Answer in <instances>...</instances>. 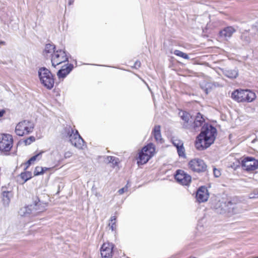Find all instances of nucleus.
Instances as JSON below:
<instances>
[{
    "mask_svg": "<svg viewBox=\"0 0 258 258\" xmlns=\"http://www.w3.org/2000/svg\"><path fill=\"white\" fill-rule=\"evenodd\" d=\"M205 121L203 115L200 112L197 113L194 122H192V120L190 121V125L191 128L189 130L194 131H199L200 128L203 126L202 125L205 123Z\"/></svg>",
    "mask_w": 258,
    "mask_h": 258,
    "instance_id": "nucleus-12",
    "label": "nucleus"
},
{
    "mask_svg": "<svg viewBox=\"0 0 258 258\" xmlns=\"http://www.w3.org/2000/svg\"><path fill=\"white\" fill-rule=\"evenodd\" d=\"M235 32V29L233 27L228 26L221 30L219 32V34L220 37L227 39L231 37Z\"/></svg>",
    "mask_w": 258,
    "mask_h": 258,
    "instance_id": "nucleus-17",
    "label": "nucleus"
},
{
    "mask_svg": "<svg viewBox=\"0 0 258 258\" xmlns=\"http://www.w3.org/2000/svg\"><path fill=\"white\" fill-rule=\"evenodd\" d=\"M179 115L183 121L182 123L183 127L185 129H190L191 126L190 123L191 117L190 114L186 111H181L179 112Z\"/></svg>",
    "mask_w": 258,
    "mask_h": 258,
    "instance_id": "nucleus-14",
    "label": "nucleus"
},
{
    "mask_svg": "<svg viewBox=\"0 0 258 258\" xmlns=\"http://www.w3.org/2000/svg\"><path fill=\"white\" fill-rule=\"evenodd\" d=\"M74 66L72 63L68 64L67 66H62V68L60 69L57 73V75L59 79L64 78L66 76L70 74L73 70Z\"/></svg>",
    "mask_w": 258,
    "mask_h": 258,
    "instance_id": "nucleus-15",
    "label": "nucleus"
},
{
    "mask_svg": "<svg viewBox=\"0 0 258 258\" xmlns=\"http://www.w3.org/2000/svg\"><path fill=\"white\" fill-rule=\"evenodd\" d=\"M217 135L216 128L209 124H204L195 141V147L199 151L204 150L214 143Z\"/></svg>",
    "mask_w": 258,
    "mask_h": 258,
    "instance_id": "nucleus-1",
    "label": "nucleus"
},
{
    "mask_svg": "<svg viewBox=\"0 0 258 258\" xmlns=\"http://www.w3.org/2000/svg\"><path fill=\"white\" fill-rule=\"evenodd\" d=\"M197 200L199 203L205 202L208 200L209 193L206 187L202 186L199 188L196 194Z\"/></svg>",
    "mask_w": 258,
    "mask_h": 258,
    "instance_id": "nucleus-13",
    "label": "nucleus"
},
{
    "mask_svg": "<svg viewBox=\"0 0 258 258\" xmlns=\"http://www.w3.org/2000/svg\"><path fill=\"white\" fill-rule=\"evenodd\" d=\"M175 179L180 184L184 185H188L191 182V176L183 170H177L175 175Z\"/></svg>",
    "mask_w": 258,
    "mask_h": 258,
    "instance_id": "nucleus-10",
    "label": "nucleus"
},
{
    "mask_svg": "<svg viewBox=\"0 0 258 258\" xmlns=\"http://www.w3.org/2000/svg\"><path fill=\"white\" fill-rule=\"evenodd\" d=\"M33 162L32 161H30V159H29L26 163L27 165L26 167L27 168L28 166H29Z\"/></svg>",
    "mask_w": 258,
    "mask_h": 258,
    "instance_id": "nucleus-45",
    "label": "nucleus"
},
{
    "mask_svg": "<svg viewBox=\"0 0 258 258\" xmlns=\"http://www.w3.org/2000/svg\"><path fill=\"white\" fill-rule=\"evenodd\" d=\"M43 153V152L42 151V152H40L37 153L35 155L32 156V157H31L30 158V161H32L34 162L37 159L39 160L41 158V155Z\"/></svg>",
    "mask_w": 258,
    "mask_h": 258,
    "instance_id": "nucleus-37",
    "label": "nucleus"
},
{
    "mask_svg": "<svg viewBox=\"0 0 258 258\" xmlns=\"http://www.w3.org/2000/svg\"><path fill=\"white\" fill-rule=\"evenodd\" d=\"M213 86L214 85L213 83L206 81H203L200 83V87L201 89L206 94H208L211 91Z\"/></svg>",
    "mask_w": 258,
    "mask_h": 258,
    "instance_id": "nucleus-21",
    "label": "nucleus"
},
{
    "mask_svg": "<svg viewBox=\"0 0 258 258\" xmlns=\"http://www.w3.org/2000/svg\"><path fill=\"white\" fill-rule=\"evenodd\" d=\"M55 46L54 45L51 44H47L45 46L44 52L45 53H50L51 52L54 53L55 51Z\"/></svg>",
    "mask_w": 258,
    "mask_h": 258,
    "instance_id": "nucleus-31",
    "label": "nucleus"
},
{
    "mask_svg": "<svg viewBox=\"0 0 258 258\" xmlns=\"http://www.w3.org/2000/svg\"><path fill=\"white\" fill-rule=\"evenodd\" d=\"M142 150L145 155L147 154L148 156H150V158H151L154 154L155 147L153 143H150L143 147Z\"/></svg>",
    "mask_w": 258,
    "mask_h": 258,
    "instance_id": "nucleus-18",
    "label": "nucleus"
},
{
    "mask_svg": "<svg viewBox=\"0 0 258 258\" xmlns=\"http://www.w3.org/2000/svg\"><path fill=\"white\" fill-rule=\"evenodd\" d=\"M128 184V182L127 183L126 185L124 187H123L118 190V192L119 195H122L124 192H125V191H126L127 190Z\"/></svg>",
    "mask_w": 258,
    "mask_h": 258,
    "instance_id": "nucleus-40",
    "label": "nucleus"
},
{
    "mask_svg": "<svg viewBox=\"0 0 258 258\" xmlns=\"http://www.w3.org/2000/svg\"><path fill=\"white\" fill-rule=\"evenodd\" d=\"M152 134L153 135L154 139L157 142L162 143V136L161 134V126L156 125L154 126Z\"/></svg>",
    "mask_w": 258,
    "mask_h": 258,
    "instance_id": "nucleus-20",
    "label": "nucleus"
},
{
    "mask_svg": "<svg viewBox=\"0 0 258 258\" xmlns=\"http://www.w3.org/2000/svg\"><path fill=\"white\" fill-rule=\"evenodd\" d=\"M34 125L32 122L28 120H24L19 122L16 126L15 133L19 136H24L32 133Z\"/></svg>",
    "mask_w": 258,
    "mask_h": 258,
    "instance_id": "nucleus-4",
    "label": "nucleus"
},
{
    "mask_svg": "<svg viewBox=\"0 0 258 258\" xmlns=\"http://www.w3.org/2000/svg\"><path fill=\"white\" fill-rule=\"evenodd\" d=\"M222 72L225 76L231 79H235L238 76V71L237 69H224Z\"/></svg>",
    "mask_w": 258,
    "mask_h": 258,
    "instance_id": "nucleus-19",
    "label": "nucleus"
},
{
    "mask_svg": "<svg viewBox=\"0 0 258 258\" xmlns=\"http://www.w3.org/2000/svg\"><path fill=\"white\" fill-rule=\"evenodd\" d=\"M174 54L177 56L181 57L184 59H188L189 58L188 55L179 50H175L174 51Z\"/></svg>",
    "mask_w": 258,
    "mask_h": 258,
    "instance_id": "nucleus-35",
    "label": "nucleus"
},
{
    "mask_svg": "<svg viewBox=\"0 0 258 258\" xmlns=\"http://www.w3.org/2000/svg\"><path fill=\"white\" fill-rule=\"evenodd\" d=\"M176 150L177 154L180 157H182L183 158H186L185 150L183 145Z\"/></svg>",
    "mask_w": 258,
    "mask_h": 258,
    "instance_id": "nucleus-34",
    "label": "nucleus"
},
{
    "mask_svg": "<svg viewBox=\"0 0 258 258\" xmlns=\"http://www.w3.org/2000/svg\"><path fill=\"white\" fill-rule=\"evenodd\" d=\"M213 174L215 177H218L221 175L220 170L215 167L213 168Z\"/></svg>",
    "mask_w": 258,
    "mask_h": 258,
    "instance_id": "nucleus-41",
    "label": "nucleus"
},
{
    "mask_svg": "<svg viewBox=\"0 0 258 258\" xmlns=\"http://www.w3.org/2000/svg\"><path fill=\"white\" fill-rule=\"evenodd\" d=\"M69 57L65 50L59 49L54 51L51 54V61L52 66L55 67L62 62L68 61Z\"/></svg>",
    "mask_w": 258,
    "mask_h": 258,
    "instance_id": "nucleus-6",
    "label": "nucleus"
},
{
    "mask_svg": "<svg viewBox=\"0 0 258 258\" xmlns=\"http://www.w3.org/2000/svg\"><path fill=\"white\" fill-rule=\"evenodd\" d=\"M30 205L34 214L45 211L47 206L46 203L41 201L37 197L33 198L32 203Z\"/></svg>",
    "mask_w": 258,
    "mask_h": 258,
    "instance_id": "nucleus-9",
    "label": "nucleus"
},
{
    "mask_svg": "<svg viewBox=\"0 0 258 258\" xmlns=\"http://www.w3.org/2000/svg\"><path fill=\"white\" fill-rule=\"evenodd\" d=\"M241 40L243 45H247L250 42V38L247 33H243L241 36Z\"/></svg>",
    "mask_w": 258,
    "mask_h": 258,
    "instance_id": "nucleus-28",
    "label": "nucleus"
},
{
    "mask_svg": "<svg viewBox=\"0 0 258 258\" xmlns=\"http://www.w3.org/2000/svg\"><path fill=\"white\" fill-rule=\"evenodd\" d=\"M74 2V0H69L68 1V5L69 6H71L73 4Z\"/></svg>",
    "mask_w": 258,
    "mask_h": 258,
    "instance_id": "nucleus-46",
    "label": "nucleus"
},
{
    "mask_svg": "<svg viewBox=\"0 0 258 258\" xmlns=\"http://www.w3.org/2000/svg\"><path fill=\"white\" fill-rule=\"evenodd\" d=\"M172 143L173 146L176 147V149L183 145V141L177 139H172Z\"/></svg>",
    "mask_w": 258,
    "mask_h": 258,
    "instance_id": "nucleus-33",
    "label": "nucleus"
},
{
    "mask_svg": "<svg viewBox=\"0 0 258 258\" xmlns=\"http://www.w3.org/2000/svg\"><path fill=\"white\" fill-rule=\"evenodd\" d=\"M64 132L67 136L70 138L71 144L78 149H82L85 145V141L79 135L77 130L75 133L71 126H66L64 128Z\"/></svg>",
    "mask_w": 258,
    "mask_h": 258,
    "instance_id": "nucleus-3",
    "label": "nucleus"
},
{
    "mask_svg": "<svg viewBox=\"0 0 258 258\" xmlns=\"http://www.w3.org/2000/svg\"><path fill=\"white\" fill-rule=\"evenodd\" d=\"M12 193L11 191H3L2 193L3 204L5 206L9 205L11 198L12 197Z\"/></svg>",
    "mask_w": 258,
    "mask_h": 258,
    "instance_id": "nucleus-22",
    "label": "nucleus"
},
{
    "mask_svg": "<svg viewBox=\"0 0 258 258\" xmlns=\"http://www.w3.org/2000/svg\"><path fill=\"white\" fill-rule=\"evenodd\" d=\"M241 165L244 170L254 171L258 168V160L252 157H246L241 161Z\"/></svg>",
    "mask_w": 258,
    "mask_h": 258,
    "instance_id": "nucleus-8",
    "label": "nucleus"
},
{
    "mask_svg": "<svg viewBox=\"0 0 258 258\" xmlns=\"http://www.w3.org/2000/svg\"><path fill=\"white\" fill-rule=\"evenodd\" d=\"M144 153V152L141 150L139 153L138 164H144L150 159L151 158H150V156H148L147 154L145 155Z\"/></svg>",
    "mask_w": 258,
    "mask_h": 258,
    "instance_id": "nucleus-23",
    "label": "nucleus"
},
{
    "mask_svg": "<svg viewBox=\"0 0 258 258\" xmlns=\"http://www.w3.org/2000/svg\"><path fill=\"white\" fill-rule=\"evenodd\" d=\"M5 44H6V42L5 41H0V45L1 44L5 45Z\"/></svg>",
    "mask_w": 258,
    "mask_h": 258,
    "instance_id": "nucleus-47",
    "label": "nucleus"
},
{
    "mask_svg": "<svg viewBox=\"0 0 258 258\" xmlns=\"http://www.w3.org/2000/svg\"><path fill=\"white\" fill-rule=\"evenodd\" d=\"M255 94L254 92L249 90H246L244 102H251L255 99Z\"/></svg>",
    "mask_w": 258,
    "mask_h": 258,
    "instance_id": "nucleus-25",
    "label": "nucleus"
},
{
    "mask_svg": "<svg viewBox=\"0 0 258 258\" xmlns=\"http://www.w3.org/2000/svg\"><path fill=\"white\" fill-rule=\"evenodd\" d=\"M246 90H236L232 92L231 97L238 102H244Z\"/></svg>",
    "mask_w": 258,
    "mask_h": 258,
    "instance_id": "nucleus-16",
    "label": "nucleus"
},
{
    "mask_svg": "<svg viewBox=\"0 0 258 258\" xmlns=\"http://www.w3.org/2000/svg\"><path fill=\"white\" fill-rule=\"evenodd\" d=\"M19 213L22 216H26L27 215L33 213L31 205H30L21 208Z\"/></svg>",
    "mask_w": 258,
    "mask_h": 258,
    "instance_id": "nucleus-24",
    "label": "nucleus"
},
{
    "mask_svg": "<svg viewBox=\"0 0 258 258\" xmlns=\"http://www.w3.org/2000/svg\"><path fill=\"white\" fill-rule=\"evenodd\" d=\"M188 166L190 170L195 172L204 173L207 171V165L201 159L195 158L188 162Z\"/></svg>",
    "mask_w": 258,
    "mask_h": 258,
    "instance_id": "nucleus-5",
    "label": "nucleus"
},
{
    "mask_svg": "<svg viewBox=\"0 0 258 258\" xmlns=\"http://www.w3.org/2000/svg\"><path fill=\"white\" fill-rule=\"evenodd\" d=\"M118 158L114 156H107L106 158V161L108 163H111L114 166L117 165L118 163Z\"/></svg>",
    "mask_w": 258,
    "mask_h": 258,
    "instance_id": "nucleus-29",
    "label": "nucleus"
},
{
    "mask_svg": "<svg viewBox=\"0 0 258 258\" xmlns=\"http://www.w3.org/2000/svg\"><path fill=\"white\" fill-rule=\"evenodd\" d=\"M35 137L33 136H31L25 140L24 142L25 143L26 145H30L31 143L35 141Z\"/></svg>",
    "mask_w": 258,
    "mask_h": 258,
    "instance_id": "nucleus-39",
    "label": "nucleus"
},
{
    "mask_svg": "<svg viewBox=\"0 0 258 258\" xmlns=\"http://www.w3.org/2000/svg\"><path fill=\"white\" fill-rule=\"evenodd\" d=\"M116 217L115 216H111L110 219V222L109 223V226L112 231H115L116 229Z\"/></svg>",
    "mask_w": 258,
    "mask_h": 258,
    "instance_id": "nucleus-30",
    "label": "nucleus"
},
{
    "mask_svg": "<svg viewBox=\"0 0 258 258\" xmlns=\"http://www.w3.org/2000/svg\"><path fill=\"white\" fill-rule=\"evenodd\" d=\"M13 138L12 135L7 134H0V151L9 152L13 147Z\"/></svg>",
    "mask_w": 258,
    "mask_h": 258,
    "instance_id": "nucleus-7",
    "label": "nucleus"
},
{
    "mask_svg": "<svg viewBox=\"0 0 258 258\" xmlns=\"http://www.w3.org/2000/svg\"><path fill=\"white\" fill-rule=\"evenodd\" d=\"M250 199H258V189H255L252 192L249 194Z\"/></svg>",
    "mask_w": 258,
    "mask_h": 258,
    "instance_id": "nucleus-38",
    "label": "nucleus"
},
{
    "mask_svg": "<svg viewBox=\"0 0 258 258\" xmlns=\"http://www.w3.org/2000/svg\"><path fill=\"white\" fill-rule=\"evenodd\" d=\"M43 168H44V173L45 172V171H46L49 169V168H46V167H43Z\"/></svg>",
    "mask_w": 258,
    "mask_h": 258,
    "instance_id": "nucleus-48",
    "label": "nucleus"
},
{
    "mask_svg": "<svg viewBox=\"0 0 258 258\" xmlns=\"http://www.w3.org/2000/svg\"><path fill=\"white\" fill-rule=\"evenodd\" d=\"M5 113L6 110L5 109L0 110V117H3Z\"/></svg>",
    "mask_w": 258,
    "mask_h": 258,
    "instance_id": "nucleus-44",
    "label": "nucleus"
},
{
    "mask_svg": "<svg viewBox=\"0 0 258 258\" xmlns=\"http://www.w3.org/2000/svg\"><path fill=\"white\" fill-rule=\"evenodd\" d=\"M141 66V62L139 61H136L134 64V67L136 69L140 68Z\"/></svg>",
    "mask_w": 258,
    "mask_h": 258,
    "instance_id": "nucleus-43",
    "label": "nucleus"
},
{
    "mask_svg": "<svg viewBox=\"0 0 258 258\" xmlns=\"http://www.w3.org/2000/svg\"><path fill=\"white\" fill-rule=\"evenodd\" d=\"M72 155V153L71 152H67L64 153V156L65 158H68L71 157Z\"/></svg>",
    "mask_w": 258,
    "mask_h": 258,
    "instance_id": "nucleus-42",
    "label": "nucleus"
},
{
    "mask_svg": "<svg viewBox=\"0 0 258 258\" xmlns=\"http://www.w3.org/2000/svg\"><path fill=\"white\" fill-rule=\"evenodd\" d=\"M21 177L26 182L32 177V173L29 171L23 172L21 174Z\"/></svg>",
    "mask_w": 258,
    "mask_h": 258,
    "instance_id": "nucleus-32",
    "label": "nucleus"
},
{
    "mask_svg": "<svg viewBox=\"0 0 258 258\" xmlns=\"http://www.w3.org/2000/svg\"><path fill=\"white\" fill-rule=\"evenodd\" d=\"M227 200L225 201H219L218 204V208L220 209V213H225L227 212Z\"/></svg>",
    "mask_w": 258,
    "mask_h": 258,
    "instance_id": "nucleus-26",
    "label": "nucleus"
},
{
    "mask_svg": "<svg viewBox=\"0 0 258 258\" xmlns=\"http://www.w3.org/2000/svg\"><path fill=\"white\" fill-rule=\"evenodd\" d=\"M114 244L110 242L104 243L101 247L100 252L102 258H112Z\"/></svg>",
    "mask_w": 258,
    "mask_h": 258,
    "instance_id": "nucleus-11",
    "label": "nucleus"
},
{
    "mask_svg": "<svg viewBox=\"0 0 258 258\" xmlns=\"http://www.w3.org/2000/svg\"><path fill=\"white\" fill-rule=\"evenodd\" d=\"M38 74L41 84L47 89H51L54 86V79L50 71L45 67H41Z\"/></svg>",
    "mask_w": 258,
    "mask_h": 258,
    "instance_id": "nucleus-2",
    "label": "nucleus"
},
{
    "mask_svg": "<svg viewBox=\"0 0 258 258\" xmlns=\"http://www.w3.org/2000/svg\"><path fill=\"white\" fill-rule=\"evenodd\" d=\"M227 213L235 214L236 212L234 211L235 209L236 208V205L235 203L232 202L231 201L227 200Z\"/></svg>",
    "mask_w": 258,
    "mask_h": 258,
    "instance_id": "nucleus-27",
    "label": "nucleus"
},
{
    "mask_svg": "<svg viewBox=\"0 0 258 258\" xmlns=\"http://www.w3.org/2000/svg\"><path fill=\"white\" fill-rule=\"evenodd\" d=\"M44 173V168L42 167L37 166L34 171V175L38 176Z\"/></svg>",
    "mask_w": 258,
    "mask_h": 258,
    "instance_id": "nucleus-36",
    "label": "nucleus"
}]
</instances>
